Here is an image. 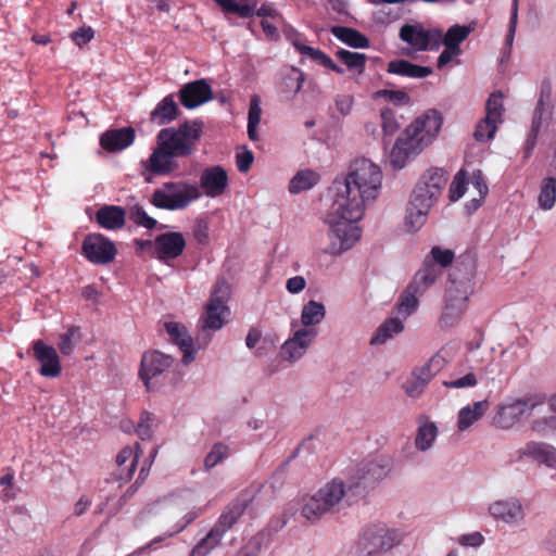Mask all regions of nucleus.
Wrapping results in <instances>:
<instances>
[{
	"mask_svg": "<svg viewBox=\"0 0 556 556\" xmlns=\"http://www.w3.org/2000/svg\"><path fill=\"white\" fill-rule=\"evenodd\" d=\"M354 98L350 94H337L334 98V104L337 111L342 116H348L352 112Z\"/></svg>",
	"mask_w": 556,
	"mask_h": 556,
	"instance_id": "0e129e2a",
	"label": "nucleus"
},
{
	"mask_svg": "<svg viewBox=\"0 0 556 556\" xmlns=\"http://www.w3.org/2000/svg\"><path fill=\"white\" fill-rule=\"evenodd\" d=\"M331 34L341 42L354 49H367L370 46L369 39L354 28L334 26L331 28Z\"/></svg>",
	"mask_w": 556,
	"mask_h": 556,
	"instance_id": "72a5a7b5",
	"label": "nucleus"
},
{
	"mask_svg": "<svg viewBox=\"0 0 556 556\" xmlns=\"http://www.w3.org/2000/svg\"><path fill=\"white\" fill-rule=\"evenodd\" d=\"M245 509V504L242 501L231 503L227 509L220 515L213 529L217 530L222 536L238 521Z\"/></svg>",
	"mask_w": 556,
	"mask_h": 556,
	"instance_id": "f704fd0d",
	"label": "nucleus"
},
{
	"mask_svg": "<svg viewBox=\"0 0 556 556\" xmlns=\"http://www.w3.org/2000/svg\"><path fill=\"white\" fill-rule=\"evenodd\" d=\"M404 533L400 529L384 525L366 527L358 540L359 556H381L402 542Z\"/></svg>",
	"mask_w": 556,
	"mask_h": 556,
	"instance_id": "1a4fd4ad",
	"label": "nucleus"
},
{
	"mask_svg": "<svg viewBox=\"0 0 556 556\" xmlns=\"http://www.w3.org/2000/svg\"><path fill=\"white\" fill-rule=\"evenodd\" d=\"M430 380L431 378L429 374H426L425 370L419 368L418 370L414 371L413 376L404 382L403 389L407 396L417 399L424 393Z\"/></svg>",
	"mask_w": 556,
	"mask_h": 556,
	"instance_id": "37998d69",
	"label": "nucleus"
},
{
	"mask_svg": "<svg viewBox=\"0 0 556 556\" xmlns=\"http://www.w3.org/2000/svg\"><path fill=\"white\" fill-rule=\"evenodd\" d=\"M223 536L213 528L201 541L193 547L190 556H206L215 546L219 544Z\"/></svg>",
	"mask_w": 556,
	"mask_h": 556,
	"instance_id": "3c124183",
	"label": "nucleus"
},
{
	"mask_svg": "<svg viewBox=\"0 0 556 556\" xmlns=\"http://www.w3.org/2000/svg\"><path fill=\"white\" fill-rule=\"evenodd\" d=\"M441 126L442 116L435 110L425 112L408 125L415 136L419 137V141L424 142L427 147L435 139Z\"/></svg>",
	"mask_w": 556,
	"mask_h": 556,
	"instance_id": "4be33fe9",
	"label": "nucleus"
},
{
	"mask_svg": "<svg viewBox=\"0 0 556 556\" xmlns=\"http://www.w3.org/2000/svg\"><path fill=\"white\" fill-rule=\"evenodd\" d=\"M224 11L236 13L240 17L248 18L254 14L255 2L253 0H244L239 2L238 0H214Z\"/></svg>",
	"mask_w": 556,
	"mask_h": 556,
	"instance_id": "a18cd8bd",
	"label": "nucleus"
},
{
	"mask_svg": "<svg viewBox=\"0 0 556 556\" xmlns=\"http://www.w3.org/2000/svg\"><path fill=\"white\" fill-rule=\"evenodd\" d=\"M381 128L384 136L391 137L400 129V123L397 122L394 112L384 108L380 112Z\"/></svg>",
	"mask_w": 556,
	"mask_h": 556,
	"instance_id": "13d9d810",
	"label": "nucleus"
},
{
	"mask_svg": "<svg viewBox=\"0 0 556 556\" xmlns=\"http://www.w3.org/2000/svg\"><path fill=\"white\" fill-rule=\"evenodd\" d=\"M393 462L388 456H378L361 463L346 481L336 477L311 494L302 496L299 511L311 523L320 521L328 515H334L352 506L367 488H372L384 480L391 472Z\"/></svg>",
	"mask_w": 556,
	"mask_h": 556,
	"instance_id": "f257e3e1",
	"label": "nucleus"
},
{
	"mask_svg": "<svg viewBox=\"0 0 556 556\" xmlns=\"http://www.w3.org/2000/svg\"><path fill=\"white\" fill-rule=\"evenodd\" d=\"M374 99H383L387 102H391L395 105H403L408 103L409 97L403 90H390V89H380L374 92Z\"/></svg>",
	"mask_w": 556,
	"mask_h": 556,
	"instance_id": "6e6d98bb",
	"label": "nucleus"
},
{
	"mask_svg": "<svg viewBox=\"0 0 556 556\" xmlns=\"http://www.w3.org/2000/svg\"><path fill=\"white\" fill-rule=\"evenodd\" d=\"M316 337L317 330L314 328H300L295 330L292 337L281 346L282 358L291 363L301 359Z\"/></svg>",
	"mask_w": 556,
	"mask_h": 556,
	"instance_id": "6ab92c4d",
	"label": "nucleus"
},
{
	"mask_svg": "<svg viewBox=\"0 0 556 556\" xmlns=\"http://www.w3.org/2000/svg\"><path fill=\"white\" fill-rule=\"evenodd\" d=\"M489 515L509 528L521 526L526 519L522 503L515 496L496 500L489 504Z\"/></svg>",
	"mask_w": 556,
	"mask_h": 556,
	"instance_id": "2eb2a0df",
	"label": "nucleus"
},
{
	"mask_svg": "<svg viewBox=\"0 0 556 556\" xmlns=\"http://www.w3.org/2000/svg\"><path fill=\"white\" fill-rule=\"evenodd\" d=\"M387 72L403 77L425 78L432 74V68L414 64L407 60H393L389 62Z\"/></svg>",
	"mask_w": 556,
	"mask_h": 556,
	"instance_id": "473e14b6",
	"label": "nucleus"
},
{
	"mask_svg": "<svg viewBox=\"0 0 556 556\" xmlns=\"http://www.w3.org/2000/svg\"><path fill=\"white\" fill-rule=\"evenodd\" d=\"M453 357L452 349L445 346L442 348L435 355H433L430 361L421 367L426 374H429L430 378H432L437 372H439Z\"/></svg>",
	"mask_w": 556,
	"mask_h": 556,
	"instance_id": "09e8293b",
	"label": "nucleus"
},
{
	"mask_svg": "<svg viewBox=\"0 0 556 556\" xmlns=\"http://www.w3.org/2000/svg\"><path fill=\"white\" fill-rule=\"evenodd\" d=\"M294 47L301 54L307 55L309 59L316 61L324 67L329 68L338 74H344V70L336 64L332 59L321 50L299 42L294 43Z\"/></svg>",
	"mask_w": 556,
	"mask_h": 556,
	"instance_id": "ea45409f",
	"label": "nucleus"
},
{
	"mask_svg": "<svg viewBox=\"0 0 556 556\" xmlns=\"http://www.w3.org/2000/svg\"><path fill=\"white\" fill-rule=\"evenodd\" d=\"M202 195L214 199L223 195L229 187L227 170L220 165L204 168L200 175L199 185Z\"/></svg>",
	"mask_w": 556,
	"mask_h": 556,
	"instance_id": "a211bd4d",
	"label": "nucleus"
},
{
	"mask_svg": "<svg viewBox=\"0 0 556 556\" xmlns=\"http://www.w3.org/2000/svg\"><path fill=\"white\" fill-rule=\"evenodd\" d=\"M128 217L137 226L153 229L156 227V219L149 216L146 210L140 204H134L128 207Z\"/></svg>",
	"mask_w": 556,
	"mask_h": 556,
	"instance_id": "864d4df0",
	"label": "nucleus"
},
{
	"mask_svg": "<svg viewBox=\"0 0 556 556\" xmlns=\"http://www.w3.org/2000/svg\"><path fill=\"white\" fill-rule=\"evenodd\" d=\"M520 454L556 470V447L545 442H528Z\"/></svg>",
	"mask_w": 556,
	"mask_h": 556,
	"instance_id": "cd10ccee",
	"label": "nucleus"
},
{
	"mask_svg": "<svg viewBox=\"0 0 556 556\" xmlns=\"http://www.w3.org/2000/svg\"><path fill=\"white\" fill-rule=\"evenodd\" d=\"M535 406L536 403L521 399L508 400L497 405L493 422L501 429H509L523 416H530Z\"/></svg>",
	"mask_w": 556,
	"mask_h": 556,
	"instance_id": "dca6fc26",
	"label": "nucleus"
},
{
	"mask_svg": "<svg viewBox=\"0 0 556 556\" xmlns=\"http://www.w3.org/2000/svg\"><path fill=\"white\" fill-rule=\"evenodd\" d=\"M490 403L488 400L475 402L472 405H467L458 412L457 428L459 431H466L480 420L488 412Z\"/></svg>",
	"mask_w": 556,
	"mask_h": 556,
	"instance_id": "7c9ffc66",
	"label": "nucleus"
},
{
	"mask_svg": "<svg viewBox=\"0 0 556 556\" xmlns=\"http://www.w3.org/2000/svg\"><path fill=\"white\" fill-rule=\"evenodd\" d=\"M496 129L497 124L484 117L477 124L473 137L477 141L485 142L494 137Z\"/></svg>",
	"mask_w": 556,
	"mask_h": 556,
	"instance_id": "bf43d9fd",
	"label": "nucleus"
},
{
	"mask_svg": "<svg viewBox=\"0 0 556 556\" xmlns=\"http://www.w3.org/2000/svg\"><path fill=\"white\" fill-rule=\"evenodd\" d=\"M337 59L343 63L346 68L356 75L365 72L367 55L359 52H352L345 49H339L336 52Z\"/></svg>",
	"mask_w": 556,
	"mask_h": 556,
	"instance_id": "a19ab883",
	"label": "nucleus"
},
{
	"mask_svg": "<svg viewBox=\"0 0 556 556\" xmlns=\"http://www.w3.org/2000/svg\"><path fill=\"white\" fill-rule=\"evenodd\" d=\"M439 434L438 426L427 416L422 415L417 420V430L414 440L415 448L419 452L430 451L437 441Z\"/></svg>",
	"mask_w": 556,
	"mask_h": 556,
	"instance_id": "bb28decb",
	"label": "nucleus"
},
{
	"mask_svg": "<svg viewBox=\"0 0 556 556\" xmlns=\"http://www.w3.org/2000/svg\"><path fill=\"white\" fill-rule=\"evenodd\" d=\"M403 329V320L399 317H391L377 329L376 334L370 339V344H383L389 339L393 338V336L402 332Z\"/></svg>",
	"mask_w": 556,
	"mask_h": 556,
	"instance_id": "58836bf2",
	"label": "nucleus"
},
{
	"mask_svg": "<svg viewBox=\"0 0 556 556\" xmlns=\"http://www.w3.org/2000/svg\"><path fill=\"white\" fill-rule=\"evenodd\" d=\"M420 296L421 294H417V292H415V290H410V287L408 286L397 301L395 308L396 317L403 320L416 312Z\"/></svg>",
	"mask_w": 556,
	"mask_h": 556,
	"instance_id": "c03bdc74",
	"label": "nucleus"
},
{
	"mask_svg": "<svg viewBox=\"0 0 556 556\" xmlns=\"http://www.w3.org/2000/svg\"><path fill=\"white\" fill-rule=\"evenodd\" d=\"M174 365L170 355L153 350L143 353L139 377L148 391L156 390Z\"/></svg>",
	"mask_w": 556,
	"mask_h": 556,
	"instance_id": "9b49d317",
	"label": "nucleus"
},
{
	"mask_svg": "<svg viewBox=\"0 0 556 556\" xmlns=\"http://www.w3.org/2000/svg\"><path fill=\"white\" fill-rule=\"evenodd\" d=\"M201 134V123L186 122L178 127L161 129L156 136V143L162 144L176 160L188 157L193 154Z\"/></svg>",
	"mask_w": 556,
	"mask_h": 556,
	"instance_id": "6e6552de",
	"label": "nucleus"
},
{
	"mask_svg": "<svg viewBox=\"0 0 556 556\" xmlns=\"http://www.w3.org/2000/svg\"><path fill=\"white\" fill-rule=\"evenodd\" d=\"M125 218L126 211L116 205H104L96 214L98 224L109 230L122 228L125 224Z\"/></svg>",
	"mask_w": 556,
	"mask_h": 556,
	"instance_id": "2f4dec72",
	"label": "nucleus"
},
{
	"mask_svg": "<svg viewBox=\"0 0 556 556\" xmlns=\"http://www.w3.org/2000/svg\"><path fill=\"white\" fill-rule=\"evenodd\" d=\"M320 180V175L313 169L299 170L289 182V192L298 194L315 187Z\"/></svg>",
	"mask_w": 556,
	"mask_h": 556,
	"instance_id": "e433bc0d",
	"label": "nucleus"
},
{
	"mask_svg": "<svg viewBox=\"0 0 556 556\" xmlns=\"http://www.w3.org/2000/svg\"><path fill=\"white\" fill-rule=\"evenodd\" d=\"M556 202V178L548 177L543 179L539 194V205L541 208L548 211Z\"/></svg>",
	"mask_w": 556,
	"mask_h": 556,
	"instance_id": "de8ad7c7",
	"label": "nucleus"
},
{
	"mask_svg": "<svg viewBox=\"0 0 556 556\" xmlns=\"http://www.w3.org/2000/svg\"><path fill=\"white\" fill-rule=\"evenodd\" d=\"M382 170L369 159H356L349 173L337 178L331 187L332 215L350 220H361L368 204L379 197Z\"/></svg>",
	"mask_w": 556,
	"mask_h": 556,
	"instance_id": "f03ea898",
	"label": "nucleus"
},
{
	"mask_svg": "<svg viewBox=\"0 0 556 556\" xmlns=\"http://www.w3.org/2000/svg\"><path fill=\"white\" fill-rule=\"evenodd\" d=\"M262 116L261 101L257 96H253L250 100L248 124H260Z\"/></svg>",
	"mask_w": 556,
	"mask_h": 556,
	"instance_id": "69168bd1",
	"label": "nucleus"
},
{
	"mask_svg": "<svg viewBox=\"0 0 556 556\" xmlns=\"http://www.w3.org/2000/svg\"><path fill=\"white\" fill-rule=\"evenodd\" d=\"M140 445L137 443L135 447L126 446L119 451L116 456V477L122 481H128L135 473L137 462L139 458Z\"/></svg>",
	"mask_w": 556,
	"mask_h": 556,
	"instance_id": "c85d7f7f",
	"label": "nucleus"
},
{
	"mask_svg": "<svg viewBox=\"0 0 556 556\" xmlns=\"http://www.w3.org/2000/svg\"><path fill=\"white\" fill-rule=\"evenodd\" d=\"M467 178L464 170H459L450 186L448 197L452 202L458 201L466 192Z\"/></svg>",
	"mask_w": 556,
	"mask_h": 556,
	"instance_id": "052dcab7",
	"label": "nucleus"
},
{
	"mask_svg": "<svg viewBox=\"0 0 556 556\" xmlns=\"http://www.w3.org/2000/svg\"><path fill=\"white\" fill-rule=\"evenodd\" d=\"M135 129L123 127L105 131L100 138V144L110 152L123 151L135 141Z\"/></svg>",
	"mask_w": 556,
	"mask_h": 556,
	"instance_id": "393cba45",
	"label": "nucleus"
},
{
	"mask_svg": "<svg viewBox=\"0 0 556 556\" xmlns=\"http://www.w3.org/2000/svg\"><path fill=\"white\" fill-rule=\"evenodd\" d=\"M185 248L186 240L181 232L161 233L154 240V255L165 264L180 256Z\"/></svg>",
	"mask_w": 556,
	"mask_h": 556,
	"instance_id": "aec40b11",
	"label": "nucleus"
},
{
	"mask_svg": "<svg viewBox=\"0 0 556 556\" xmlns=\"http://www.w3.org/2000/svg\"><path fill=\"white\" fill-rule=\"evenodd\" d=\"M326 316V307L323 303L309 300L301 311V324L303 328H312L320 324Z\"/></svg>",
	"mask_w": 556,
	"mask_h": 556,
	"instance_id": "4c0bfd02",
	"label": "nucleus"
},
{
	"mask_svg": "<svg viewBox=\"0 0 556 556\" xmlns=\"http://www.w3.org/2000/svg\"><path fill=\"white\" fill-rule=\"evenodd\" d=\"M164 327L169 339L181 350L184 354L182 363L187 365L192 362L194 359V350L192 348V339L188 334L186 327L175 321H167Z\"/></svg>",
	"mask_w": 556,
	"mask_h": 556,
	"instance_id": "a878e982",
	"label": "nucleus"
},
{
	"mask_svg": "<svg viewBox=\"0 0 556 556\" xmlns=\"http://www.w3.org/2000/svg\"><path fill=\"white\" fill-rule=\"evenodd\" d=\"M80 340L79 328L71 326L59 337V349L63 355H71Z\"/></svg>",
	"mask_w": 556,
	"mask_h": 556,
	"instance_id": "603ef678",
	"label": "nucleus"
},
{
	"mask_svg": "<svg viewBox=\"0 0 556 556\" xmlns=\"http://www.w3.org/2000/svg\"><path fill=\"white\" fill-rule=\"evenodd\" d=\"M94 36V31L90 26H83L71 34L72 40L81 47L88 43Z\"/></svg>",
	"mask_w": 556,
	"mask_h": 556,
	"instance_id": "e2e57ef3",
	"label": "nucleus"
},
{
	"mask_svg": "<svg viewBox=\"0 0 556 556\" xmlns=\"http://www.w3.org/2000/svg\"><path fill=\"white\" fill-rule=\"evenodd\" d=\"M466 364L469 365L468 369L465 368V364L459 365L442 381V384L447 389H471L478 384L479 379L493 380L494 376L501 371L492 358H479L477 351H470Z\"/></svg>",
	"mask_w": 556,
	"mask_h": 556,
	"instance_id": "423d86ee",
	"label": "nucleus"
},
{
	"mask_svg": "<svg viewBox=\"0 0 556 556\" xmlns=\"http://www.w3.org/2000/svg\"><path fill=\"white\" fill-rule=\"evenodd\" d=\"M357 220H350L332 215V205L328 215L330 231L328 233L330 243L325 253L338 256L350 250L362 236L361 228L355 224Z\"/></svg>",
	"mask_w": 556,
	"mask_h": 556,
	"instance_id": "9d476101",
	"label": "nucleus"
},
{
	"mask_svg": "<svg viewBox=\"0 0 556 556\" xmlns=\"http://www.w3.org/2000/svg\"><path fill=\"white\" fill-rule=\"evenodd\" d=\"M427 146L407 126L396 139L391 153L390 164L394 169H402L416 157Z\"/></svg>",
	"mask_w": 556,
	"mask_h": 556,
	"instance_id": "4468645a",
	"label": "nucleus"
},
{
	"mask_svg": "<svg viewBox=\"0 0 556 556\" xmlns=\"http://www.w3.org/2000/svg\"><path fill=\"white\" fill-rule=\"evenodd\" d=\"M160 420L149 412H143L136 428V433L141 440H151L157 429Z\"/></svg>",
	"mask_w": 556,
	"mask_h": 556,
	"instance_id": "8fccbe9b",
	"label": "nucleus"
},
{
	"mask_svg": "<svg viewBox=\"0 0 556 556\" xmlns=\"http://www.w3.org/2000/svg\"><path fill=\"white\" fill-rule=\"evenodd\" d=\"M261 549V542L254 538L250 540L236 556H258Z\"/></svg>",
	"mask_w": 556,
	"mask_h": 556,
	"instance_id": "774afa93",
	"label": "nucleus"
},
{
	"mask_svg": "<svg viewBox=\"0 0 556 556\" xmlns=\"http://www.w3.org/2000/svg\"><path fill=\"white\" fill-rule=\"evenodd\" d=\"M471 31L472 28L468 25H453L444 35L442 34L441 45L456 51H462L460 43L467 39Z\"/></svg>",
	"mask_w": 556,
	"mask_h": 556,
	"instance_id": "79ce46f5",
	"label": "nucleus"
},
{
	"mask_svg": "<svg viewBox=\"0 0 556 556\" xmlns=\"http://www.w3.org/2000/svg\"><path fill=\"white\" fill-rule=\"evenodd\" d=\"M178 114V105L174 96L168 94L161 100L151 112V119L160 125L173 122Z\"/></svg>",
	"mask_w": 556,
	"mask_h": 556,
	"instance_id": "c9c22d12",
	"label": "nucleus"
},
{
	"mask_svg": "<svg viewBox=\"0 0 556 556\" xmlns=\"http://www.w3.org/2000/svg\"><path fill=\"white\" fill-rule=\"evenodd\" d=\"M442 270L431 260H425L422 267L416 273L414 279L408 285L410 290L417 294H424L441 276Z\"/></svg>",
	"mask_w": 556,
	"mask_h": 556,
	"instance_id": "c756f323",
	"label": "nucleus"
},
{
	"mask_svg": "<svg viewBox=\"0 0 556 556\" xmlns=\"http://www.w3.org/2000/svg\"><path fill=\"white\" fill-rule=\"evenodd\" d=\"M178 167L176 159L157 143L150 156L140 162V175L146 182H152L156 176H168Z\"/></svg>",
	"mask_w": 556,
	"mask_h": 556,
	"instance_id": "ddd939ff",
	"label": "nucleus"
},
{
	"mask_svg": "<svg viewBox=\"0 0 556 556\" xmlns=\"http://www.w3.org/2000/svg\"><path fill=\"white\" fill-rule=\"evenodd\" d=\"M399 37L413 52L435 51L441 47L442 30L426 28L417 22L406 23L400 28Z\"/></svg>",
	"mask_w": 556,
	"mask_h": 556,
	"instance_id": "f8f14e48",
	"label": "nucleus"
},
{
	"mask_svg": "<svg viewBox=\"0 0 556 556\" xmlns=\"http://www.w3.org/2000/svg\"><path fill=\"white\" fill-rule=\"evenodd\" d=\"M503 110V96L500 92L492 93L486 101L485 117L495 124L502 123Z\"/></svg>",
	"mask_w": 556,
	"mask_h": 556,
	"instance_id": "5fc2aeb1",
	"label": "nucleus"
},
{
	"mask_svg": "<svg viewBox=\"0 0 556 556\" xmlns=\"http://www.w3.org/2000/svg\"><path fill=\"white\" fill-rule=\"evenodd\" d=\"M253 161H254V155H253L252 151H250V150L239 152L236 155V163H237L238 170L240 173H247L250 169Z\"/></svg>",
	"mask_w": 556,
	"mask_h": 556,
	"instance_id": "338daca9",
	"label": "nucleus"
},
{
	"mask_svg": "<svg viewBox=\"0 0 556 556\" xmlns=\"http://www.w3.org/2000/svg\"><path fill=\"white\" fill-rule=\"evenodd\" d=\"M201 198L198 184L186 180L166 181L153 191L150 203L161 210L182 211Z\"/></svg>",
	"mask_w": 556,
	"mask_h": 556,
	"instance_id": "0eeeda50",
	"label": "nucleus"
},
{
	"mask_svg": "<svg viewBox=\"0 0 556 556\" xmlns=\"http://www.w3.org/2000/svg\"><path fill=\"white\" fill-rule=\"evenodd\" d=\"M230 295L229 283L224 279L218 280L204 307V312L199 318V339H203L204 344H207L212 334L220 330L226 324V318L229 315L227 302Z\"/></svg>",
	"mask_w": 556,
	"mask_h": 556,
	"instance_id": "39448f33",
	"label": "nucleus"
},
{
	"mask_svg": "<svg viewBox=\"0 0 556 556\" xmlns=\"http://www.w3.org/2000/svg\"><path fill=\"white\" fill-rule=\"evenodd\" d=\"M86 258L98 265L111 263L117 253L115 244L101 233H90L83 242Z\"/></svg>",
	"mask_w": 556,
	"mask_h": 556,
	"instance_id": "f3484780",
	"label": "nucleus"
},
{
	"mask_svg": "<svg viewBox=\"0 0 556 556\" xmlns=\"http://www.w3.org/2000/svg\"><path fill=\"white\" fill-rule=\"evenodd\" d=\"M179 98L185 108L194 109L212 99V90L205 80L200 79L185 85Z\"/></svg>",
	"mask_w": 556,
	"mask_h": 556,
	"instance_id": "b1692460",
	"label": "nucleus"
},
{
	"mask_svg": "<svg viewBox=\"0 0 556 556\" xmlns=\"http://www.w3.org/2000/svg\"><path fill=\"white\" fill-rule=\"evenodd\" d=\"M475 290L476 277L471 266L464 270L455 267L450 273L438 320L441 329H452L462 323L469 308L470 298L473 295Z\"/></svg>",
	"mask_w": 556,
	"mask_h": 556,
	"instance_id": "20e7f679",
	"label": "nucleus"
},
{
	"mask_svg": "<svg viewBox=\"0 0 556 556\" xmlns=\"http://www.w3.org/2000/svg\"><path fill=\"white\" fill-rule=\"evenodd\" d=\"M446 182L447 173L442 168L432 167L422 174L406 207V231L416 232L425 226L429 212L441 197Z\"/></svg>",
	"mask_w": 556,
	"mask_h": 556,
	"instance_id": "7ed1b4c3",
	"label": "nucleus"
},
{
	"mask_svg": "<svg viewBox=\"0 0 556 556\" xmlns=\"http://www.w3.org/2000/svg\"><path fill=\"white\" fill-rule=\"evenodd\" d=\"M229 456V445L223 442L215 443L204 458V469L206 471H210L211 469L226 460Z\"/></svg>",
	"mask_w": 556,
	"mask_h": 556,
	"instance_id": "49530a36",
	"label": "nucleus"
},
{
	"mask_svg": "<svg viewBox=\"0 0 556 556\" xmlns=\"http://www.w3.org/2000/svg\"><path fill=\"white\" fill-rule=\"evenodd\" d=\"M306 77L304 72L295 66L283 68L276 85L281 101L290 102L301 90Z\"/></svg>",
	"mask_w": 556,
	"mask_h": 556,
	"instance_id": "5701e85b",
	"label": "nucleus"
},
{
	"mask_svg": "<svg viewBox=\"0 0 556 556\" xmlns=\"http://www.w3.org/2000/svg\"><path fill=\"white\" fill-rule=\"evenodd\" d=\"M425 260H431V263L435 264L439 268L442 269L452 264L454 260V253L448 249L433 247L429 256H427Z\"/></svg>",
	"mask_w": 556,
	"mask_h": 556,
	"instance_id": "4d7b16f0",
	"label": "nucleus"
},
{
	"mask_svg": "<svg viewBox=\"0 0 556 556\" xmlns=\"http://www.w3.org/2000/svg\"><path fill=\"white\" fill-rule=\"evenodd\" d=\"M33 351L36 361L40 365L38 371L42 377L56 378L60 376L62 365L53 346L48 345L42 340H36L33 342Z\"/></svg>",
	"mask_w": 556,
	"mask_h": 556,
	"instance_id": "412c9836",
	"label": "nucleus"
},
{
	"mask_svg": "<svg viewBox=\"0 0 556 556\" xmlns=\"http://www.w3.org/2000/svg\"><path fill=\"white\" fill-rule=\"evenodd\" d=\"M532 429L541 435H546L549 431L556 430V414L534 420L532 422Z\"/></svg>",
	"mask_w": 556,
	"mask_h": 556,
	"instance_id": "680f3d73",
	"label": "nucleus"
}]
</instances>
